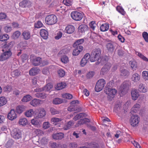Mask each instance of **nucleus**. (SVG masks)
<instances>
[{
  "mask_svg": "<svg viewBox=\"0 0 148 148\" xmlns=\"http://www.w3.org/2000/svg\"><path fill=\"white\" fill-rule=\"evenodd\" d=\"M31 4L32 3L30 1L28 0H24L20 2L19 5L21 7L24 8L30 6Z\"/></svg>",
  "mask_w": 148,
  "mask_h": 148,
  "instance_id": "nucleus-13",
  "label": "nucleus"
},
{
  "mask_svg": "<svg viewBox=\"0 0 148 148\" xmlns=\"http://www.w3.org/2000/svg\"><path fill=\"white\" fill-rule=\"evenodd\" d=\"M18 123L20 125L25 126L27 124L28 121L25 118H21L19 119Z\"/></svg>",
  "mask_w": 148,
  "mask_h": 148,
  "instance_id": "nucleus-28",
  "label": "nucleus"
},
{
  "mask_svg": "<svg viewBox=\"0 0 148 148\" xmlns=\"http://www.w3.org/2000/svg\"><path fill=\"white\" fill-rule=\"evenodd\" d=\"M66 86V84L65 82H61L57 84L56 88L58 90H60L65 88Z\"/></svg>",
  "mask_w": 148,
  "mask_h": 148,
  "instance_id": "nucleus-32",
  "label": "nucleus"
},
{
  "mask_svg": "<svg viewBox=\"0 0 148 148\" xmlns=\"http://www.w3.org/2000/svg\"><path fill=\"white\" fill-rule=\"evenodd\" d=\"M63 2L65 5L67 6L71 5L72 3L71 0H64Z\"/></svg>",
  "mask_w": 148,
  "mask_h": 148,
  "instance_id": "nucleus-61",
  "label": "nucleus"
},
{
  "mask_svg": "<svg viewBox=\"0 0 148 148\" xmlns=\"http://www.w3.org/2000/svg\"><path fill=\"white\" fill-rule=\"evenodd\" d=\"M41 101V100L35 98L30 102V104L34 107H37L40 104Z\"/></svg>",
  "mask_w": 148,
  "mask_h": 148,
  "instance_id": "nucleus-21",
  "label": "nucleus"
},
{
  "mask_svg": "<svg viewBox=\"0 0 148 148\" xmlns=\"http://www.w3.org/2000/svg\"><path fill=\"white\" fill-rule=\"evenodd\" d=\"M32 98V97L31 96L27 95L23 97L22 99V101L23 102H27L30 101Z\"/></svg>",
  "mask_w": 148,
  "mask_h": 148,
  "instance_id": "nucleus-42",
  "label": "nucleus"
},
{
  "mask_svg": "<svg viewBox=\"0 0 148 148\" xmlns=\"http://www.w3.org/2000/svg\"><path fill=\"white\" fill-rule=\"evenodd\" d=\"M121 75L123 76L127 77L130 75L129 71L126 69H122L121 70Z\"/></svg>",
  "mask_w": 148,
  "mask_h": 148,
  "instance_id": "nucleus-48",
  "label": "nucleus"
},
{
  "mask_svg": "<svg viewBox=\"0 0 148 148\" xmlns=\"http://www.w3.org/2000/svg\"><path fill=\"white\" fill-rule=\"evenodd\" d=\"M142 35L145 40L148 42V34L146 32H144L143 33Z\"/></svg>",
  "mask_w": 148,
  "mask_h": 148,
  "instance_id": "nucleus-63",
  "label": "nucleus"
},
{
  "mask_svg": "<svg viewBox=\"0 0 148 148\" xmlns=\"http://www.w3.org/2000/svg\"><path fill=\"white\" fill-rule=\"evenodd\" d=\"M75 29V27L73 26L72 25H69L66 27L64 32L67 34H71L74 32Z\"/></svg>",
  "mask_w": 148,
  "mask_h": 148,
  "instance_id": "nucleus-11",
  "label": "nucleus"
},
{
  "mask_svg": "<svg viewBox=\"0 0 148 148\" xmlns=\"http://www.w3.org/2000/svg\"><path fill=\"white\" fill-rule=\"evenodd\" d=\"M88 27L87 25H81L78 27V31L79 32L83 33L88 30Z\"/></svg>",
  "mask_w": 148,
  "mask_h": 148,
  "instance_id": "nucleus-20",
  "label": "nucleus"
},
{
  "mask_svg": "<svg viewBox=\"0 0 148 148\" xmlns=\"http://www.w3.org/2000/svg\"><path fill=\"white\" fill-rule=\"evenodd\" d=\"M39 70L36 67L32 68L29 71V74L31 76L35 75L39 72Z\"/></svg>",
  "mask_w": 148,
  "mask_h": 148,
  "instance_id": "nucleus-27",
  "label": "nucleus"
},
{
  "mask_svg": "<svg viewBox=\"0 0 148 148\" xmlns=\"http://www.w3.org/2000/svg\"><path fill=\"white\" fill-rule=\"evenodd\" d=\"M11 136L15 139L18 140L21 138V131L19 129L16 128L12 130L11 132Z\"/></svg>",
  "mask_w": 148,
  "mask_h": 148,
  "instance_id": "nucleus-5",
  "label": "nucleus"
},
{
  "mask_svg": "<svg viewBox=\"0 0 148 148\" xmlns=\"http://www.w3.org/2000/svg\"><path fill=\"white\" fill-rule=\"evenodd\" d=\"M31 123L35 127H38L40 126V121L36 118L32 119L31 121Z\"/></svg>",
  "mask_w": 148,
  "mask_h": 148,
  "instance_id": "nucleus-25",
  "label": "nucleus"
},
{
  "mask_svg": "<svg viewBox=\"0 0 148 148\" xmlns=\"http://www.w3.org/2000/svg\"><path fill=\"white\" fill-rule=\"evenodd\" d=\"M34 113V111L32 109H30L26 111L25 113V115L27 117L32 116Z\"/></svg>",
  "mask_w": 148,
  "mask_h": 148,
  "instance_id": "nucleus-33",
  "label": "nucleus"
},
{
  "mask_svg": "<svg viewBox=\"0 0 148 148\" xmlns=\"http://www.w3.org/2000/svg\"><path fill=\"white\" fill-rule=\"evenodd\" d=\"M25 110V107L23 106H19L16 108L17 112L20 114L23 112Z\"/></svg>",
  "mask_w": 148,
  "mask_h": 148,
  "instance_id": "nucleus-41",
  "label": "nucleus"
},
{
  "mask_svg": "<svg viewBox=\"0 0 148 148\" xmlns=\"http://www.w3.org/2000/svg\"><path fill=\"white\" fill-rule=\"evenodd\" d=\"M138 90L140 92L146 93L147 92V88L145 84L141 83L139 86Z\"/></svg>",
  "mask_w": 148,
  "mask_h": 148,
  "instance_id": "nucleus-18",
  "label": "nucleus"
},
{
  "mask_svg": "<svg viewBox=\"0 0 148 148\" xmlns=\"http://www.w3.org/2000/svg\"><path fill=\"white\" fill-rule=\"evenodd\" d=\"M41 36L44 39H46L48 38V32L45 29H42L40 32Z\"/></svg>",
  "mask_w": 148,
  "mask_h": 148,
  "instance_id": "nucleus-24",
  "label": "nucleus"
},
{
  "mask_svg": "<svg viewBox=\"0 0 148 148\" xmlns=\"http://www.w3.org/2000/svg\"><path fill=\"white\" fill-rule=\"evenodd\" d=\"M58 73L59 76L60 77H63L65 74V71L62 69L59 70L58 71Z\"/></svg>",
  "mask_w": 148,
  "mask_h": 148,
  "instance_id": "nucleus-58",
  "label": "nucleus"
},
{
  "mask_svg": "<svg viewBox=\"0 0 148 148\" xmlns=\"http://www.w3.org/2000/svg\"><path fill=\"white\" fill-rule=\"evenodd\" d=\"M132 98L134 101L136 100L139 97L140 95L139 92L136 89H134L131 92Z\"/></svg>",
  "mask_w": 148,
  "mask_h": 148,
  "instance_id": "nucleus-17",
  "label": "nucleus"
},
{
  "mask_svg": "<svg viewBox=\"0 0 148 148\" xmlns=\"http://www.w3.org/2000/svg\"><path fill=\"white\" fill-rule=\"evenodd\" d=\"M50 126V124L48 121L44 122L42 124V128L44 130L49 128Z\"/></svg>",
  "mask_w": 148,
  "mask_h": 148,
  "instance_id": "nucleus-54",
  "label": "nucleus"
},
{
  "mask_svg": "<svg viewBox=\"0 0 148 148\" xmlns=\"http://www.w3.org/2000/svg\"><path fill=\"white\" fill-rule=\"evenodd\" d=\"M106 47L108 51L110 52H112L114 49V47L111 43H108L106 45Z\"/></svg>",
  "mask_w": 148,
  "mask_h": 148,
  "instance_id": "nucleus-35",
  "label": "nucleus"
},
{
  "mask_svg": "<svg viewBox=\"0 0 148 148\" xmlns=\"http://www.w3.org/2000/svg\"><path fill=\"white\" fill-rule=\"evenodd\" d=\"M62 97L64 98L71 99L73 98V96L70 94L66 93L62 94Z\"/></svg>",
  "mask_w": 148,
  "mask_h": 148,
  "instance_id": "nucleus-59",
  "label": "nucleus"
},
{
  "mask_svg": "<svg viewBox=\"0 0 148 148\" xmlns=\"http://www.w3.org/2000/svg\"><path fill=\"white\" fill-rule=\"evenodd\" d=\"M129 64L132 69H135L137 67V63L134 60H131L130 61Z\"/></svg>",
  "mask_w": 148,
  "mask_h": 148,
  "instance_id": "nucleus-37",
  "label": "nucleus"
},
{
  "mask_svg": "<svg viewBox=\"0 0 148 148\" xmlns=\"http://www.w3.org/2000/svg\"><path fill=\"white\" fill-rule=\"evenodd\" d=\"M130 84V82L128 81H124L119 88V93L123 95L126 94L129 89Z\"/></svg>",
  "mask_w": 148,
  "mask_h": 148,
  "instance_id": "nucleus-2",
  "label": "nucleus"
},
{
  "mask_svg": "<svg viewBox=\"0 0 148 148\" xmlns=\"http://www.w3.org/2000/svg\"><path fill=\"white\" fill-rule=\"evenodd\" d=\"M75 48L73 52V54L74 56H77L81 52L83 49V47L82 46H80L78 47H73Z\"/></svg>",
  "mask_w": 148,
  "mask_h": 148,
  "instance_id": "nucleus-14",
  "label": "nucleus"
},
{
  "mask_svg": "<svg viewBox=\"0 0 148 148\" xmlns=\"http://www.w3.org/2000/svg\"><path fill=\"white\" fill-rule=\"evenodd\" d=\"M22 37L23 39L25 40H28L31 37L30 32L28 30H24L22 33Z\"/></svg>",
  "mask_w": 148,
  "mask_h": 148,
  "instance_id": "nucleus-16",
  "label": "nucleus"
},
{
  "mask_svg": "<svg viewBox=\"0 0 148 148\" xmlns=\"http://www.w3.org/2000/svg\"><path fill=\"white\" fill-rule=\"evenodd\" d=\"M9 38V36L7 34L0 35V41H2L7 40Z\"/></svg>",
  "mask_w": 148,
  "mask_h": 148,
  "instance_id": "nucleus-49",
  "label": "nucleus"
},
{
  "mask_svg": "<svg viewBox=\"0 0 148 148\" xmlns=\"http://www.w3.org/2000/svg\"><path fill=\"white\" fill-rule=\"evenodd\" d=\"M85 114L82 113L77 115L73 118V119L76 121L79 119L83 118L85 116Z\"/></svg>",
  "mask_w": 148,
  "mask_h": 148,
  "instance_id": "nucleus-53",
  "label": "nucleus"
},
{
  "mask_svg": "<svg viewBox=\"0 0 148 148\" xmlns=\"http://www.w3.org/2000/svg\"><path fill=\"white\" fill-rule=\"evenodd\" d=\"M68 110L69 111H73L77 110V106L75 105H71L69 106L68 108Z\"/></svg>",
  "mask_w": 148,
  "mask_h": 148,
  "instance_id": "nucleus-57",
  "label": "nucleus"
},
{
  "mask_svg": "<svg viewBox=\"0 0 148 148\" xmlns=\"http://www.w3.org/2000/svg\"><path fill=\"white\" fill-rule=\"evenodd\" d=\"M111 66V64L109 63H107L101 69L100 72L101 74L103 75L106 73L109 70Z\"/></svg>",
  "mask_w": 148,
  "mask_h": 148,
  "instance_id": "nucleus-12",
  "label": "nucleus"
},
{
  "mask_svg": "<svg viewBox=\"0 0 148 148\" xmlns=\"http://www.w3.org/2000/svg\"><path fill=\"white\" fill-rule=\"evenodd\" d=\"M30 59L32 61V64L35 66L40 65L42 61V59L40 57H36L33 55H31Z\"/></svg>",
  "mask_w": 148,
  "mask_h": 148,
  "instance_id": "nucleus-10",
  "label": "nucleus"
},
{
  "mask_svg": "<svg viewBox=\"0 0 148 148\" xmlns=\"http://www.w3.org/2000/svg\"><path fill=\"white\" fill-rule=\"evenodd\" d=\"M62 35V33L61 32H58L57 33L56 36L55 37V38L56 40H59L61 38Z\"/></svg>",
  "mask_w": 148,
  "mask_h": 148,
  "instance_id": "nucleus-64",
  "label": "nucleus"
},
{
  "mask_svg": "<svg viewBox=\"0 0 148 148\" xmlns=\"http://www.w3.org/2000/svg\"><path fill=\"white\" fill-rule=\"evenodd\" d=\"M121 106V104L119 101H117L114 106V110L116 112L119 111L120 110Z\"/></svg>",
  "mask_w": 148,
  "mask_h": 148,
  "instance_id": "nucleus-52",
  "label": "nucleus"
},
{
  "mask_svg": "<svg viewBox=\"0 0 148 148\" xmlns=\"http://www.w3.org/2000/svg\"><path fill=\"white\" fill-rule=\"evenodd\" d=\"M140 75L137 73L133 74L131 77L132 81L134 83H137L140 80Z\"/></svg>",
  "mask_w": 148,
  "mask_h": 148,
  "instance_id": "nucleus-15",
  "label": "nucleus"
},
{
  "mask_svg": "<svg viewBox=\"0 0 148 148\" xmlns=\"http://www.w3.org/2000/svg\"><path fill=\"white\" fill-rule=\"evenodd\" d=\"M52 148H63V145L58 143L54 142L51 144Z\"/></svg>",
  "mask_w": 148,
  "mask_h": 148,
  "instance_id": "nucleus-36",
  "label": "nucleus"
},
{
  "mask_svg": "<svg viewBox=\"0 0 148 148\" xmlns=\"http://www.w3.org/2000/svg\"><path fill=\"white\" fill-rule=\"evenodd\" d=\"M140 107V105L138 103L135 104L131 108V112L135 113L139 111Z\"/></svg>",
  "mask_w": 148,
  "mask_h": 148,
  "instance_id": "nucleus-26",
  "label": "nucleus"
},
{
  "mask_svg": "<svg viewBox=\"0 0 148 148\" xmlns=\"http://www.w3.org/2000/svg\"><path fill=\"white\" fill-rule=\"evenodd\" d=\"M71 16L73 19L76 21H80L83 18V15L82 13L75 11H73L71 12Z\"/></svg>",
  "mask_w": 148,
  "mask_h": 148,
  "instance_id": "nucleus-8",
  "label": "nucleus"
},
{
  "mask_svg": "<svg viewBox=\"0 0 148 148\" xmlns=\"http://www.w3.org/2000/svg\"><path fill=\"white\" fill-rule=\"evenodd\" d=\"M63 102V100L60 98H56L54 99L53 101V103L55 104H59Z\"/></svg>",
  "mask_w": 148,
  "mask_h": 148,
  "instance_id": "nucleus-50",
  "label": "nucleus"
},
{
  "mask_svg": "<svg viewBox=\"0 0 148 148\" xmlns=\"http://www.w3.org/2000/svg\"><path fill=\"white\" fill-rule=\"evenodd\" d=\"M101 53V50L99 48H95L93 49L91 53L90 62H94L98 60H99Z\"/></svg>",
  "mask_w": 148,
  "mask_h": 148,
  "instance_id": "nucleus-1",
  "label": "nucleus"
},
{
  "mask_svg": "<svg viewBox=\"0 0 148 148\" xmlns=\"http://www.w3.org/2000/svg\"><path fill=\"white\" fill-rule=\"evenodd\" d=\"M7 103V99L5 97H0V107L5 105Z\"/></svg>",
  "mask_w": 148,
  "mask_h": 148,
  "instance_id": "nucleus-40",
  "label": "nucleus"
},
{
  "mask_svg": "<svg viewBox=\"0 0 148 148\" xmlns=\"http://www.w3.org/2000/svg\"><path fill=\"white\" fill-rule=\"evenodd\" d=\"M9 43L8 44H6L4 45L3 47L2 51L4 52L1 55V57H5L6 58V59L8 58L9 56Z\"/></svg>",
  "mask_w": 148,
  "mask_h": 148,
  "instance_id": "nucleus-9",
  "label": "nucleus"
},
{
  "mask_svg": "<svg viewBox=\"0 0 148 148\" xmlns=\"http://www.w3.org/2000/svg\"><path fill=\"white\" fill-rule=\"evenodd\" d=\"M73 124L74 123L73 122L71 121H70L64 127H63V129L64 130H67L69 129Z\"/></svg>",
  "mask_w": 148,
  "mask_h": 148,
  "instance_id": "nucleus-47",
  "label": "nucleus"
},
{
  "mask_svg": "<svg viewBox=\"0 0 148 148\" xmlns=\"http://www.w3.org/2000/svg\"><path fill=\"white\" fill-rule=\"evenodd\" d=\"M84 40L83 39H79L76 41L74 44L73 47H78L80 46H82L81 45L83 44L84 42Z\"/></svg>",
  "mask_w": 148,
  "mask_h": 148,
  "instance_id": "nucleus-38",
  "label": "nucleus"
},
{
  "mask_svg": "<svg viewBox=\"0 0 148 148\" xmlns=\"http://www.w3.org/2000/svg\"><path fill=\"white\" fill-rule=\"evenodd\" d=\"M46 113V111L44 108H40L38 110L37 117L38 118H42L45 116Z\"/></svg>",
  "mask_w": 148,
  "mask_h": 148,
  "instance_id": "nucleus-19",
  "label": "nucleus"
},
{
  "mask_svg": "<svg viewBox=\"0 0 148 148\" xmlns=\"http://www.w3.org/2000/svg\"><path fill=\"white\" fill-rule=\"evenodd\" d=\"M53 87L51 83H48L43 87L44 90L45 91L50 90Z\"/></svg>",
  "mask_w": 148,
  "mask_h": 148,
  "instance_id": "nucleus-51",
  "label": "nucleus"
},
{
  "mask_svg": "<svg viewBox=\"0 0 148 148\" xmlns=\"http://www.w3.org/2000/svg\"><path fill=\"white\" fill-rule=\"evenodd\" d=\"M61 60L62 62L64 64L67 63L69 61L68 57L65 55L63 56L61 58Z\"/></svg>",
  "mask_w": 148,
  "mask_h": 148,
  "instance_id": "nucleus-55",
  "label": "nucleus"
},
{
  "mask_svg": "<svg viewBox=\"0 0 148 148\" xmlns=\"http://www.w3.org/2000/svg\"><path fill=\"white\" fill-rule=\"evenodd\" d=\"M42 25L43 24L42 22L40 21H38L35 24L34 26L35 28H39L42 27Z\"/></svg>",
  "mask_w": 148,
  "mask_h": 148,
  "instance_id": "nucleus-62",
  "label": "nucleus"
},
{
  "mask_svg": "<svg viewBox=\"0 0 148 148\" xmlns=\"http://www.w3.org/2000/svg\"><path fill=\"white\" fill-rule=\"evenodd\" d=\"M35 97L40 98L42 99H44L47 97V95L46 94L44 93H36L35 94Z\"/></svg>",
  "mask_w": 148,
  "mask_h": 148,
  "instance_id": "nucleus-34",
  "label": "nucleus"
},
{
  "mask_svg": "<svg viewBox=\"0 0 148 148\" xmlns=\"http://www.w3.org/2000/svg\"><path fill=\"white\" fill-rule=\"evenodd\" d=\"M105 93L107 95V98L108 100L111 101L114 98L116 93L117 91L114 88H106L104 90Z\"/></svg>",
  "mask_w": 148,
  "mask_h": 148,
  "instance_id": "nucleus-3",
  "label": "nucleus"
},
{
  "mask_svg": "<svg viewBox=\"0 0 148 148\" xmlns=\"http://www.w3.org/2000/svg\"><path fill=\"white\" fill-rule=\"evenodd\" d=\"M89 25L90 28L92 30H94L96 27L97 25L94 21H92L90 23Z\"/></svg>",
  "mask_w": 148,
  "mask_h": 148,
  "instance_id": "nucleus-60",
  "label": "nucleus"
},
{
  "mask_svg": "<svg viewBox=\"0 0 148 148\" xmlns=\"http://www.w3.org/2000/svg\"><path fill=\"white\" fill-rule=\"evenodd\" d=\"M106 84L105 81L103 79H101L97 82L95 89L97 92L100 91L103 88Z\"/></svg>",
  "mask_w": 148,
  "mask_h": 148,
  "instance_id": "nucleus-6",
  "label": "nucleus"
},
{
  "mask_svg": "<svg viewBox=\"0 0 148 148\" xmlns=\"http://www.w3.org/2000/svg\"><path fill=\"white\" fill-rule=\"evenodd\" d=\"M63 119L62 118H60L57 117H53L51 118V122L54 125H56L58 123L61 121Z\"/></svg>",
  "mask_w": 148,
  "mask_h": 148,
  "instance_id": "nucleus-30",
  "label": "nucleus"
},
{
  "mask_svg": "<svg viewBox=\"0 0 148 148\" xmlns=\"http://www.w3.org/2000/svg\"><path fill=\"white\" fill-rule=\"evenodd\" d=\"M140 118L138 115H132L130 119V123L133 127L137 126L140 121Z\"/></svg>",
  "mask_w": 148,
  "mask_h": 148,
  "instance_id": "nucleus-7",
  "label": "nucleus"
},
{
  "mask_svg": "<svg viewBox=\"0 0 148 148\" xmlns=\"http://www.w3.org/2000/svg\"><path fill=\"white\" fill-rule=\"evenodd\" d=\"M64 134L61 132L53 134L52 135L53 138L55 140L62 139L64 137Z\"/></svg>",
  "mask_w": 148,
  "mask_h": 148,
  "instance_id": "nucleus-22",
  "label": "nucleus"
},
{
  "mask_svg": "<svg viewBox=\"0 0 148 148\" xmlns=\"http://www.w3.org/2000/svg\"><path fill=\"white\" fill-rule=\"evenodd\" d=\"M57 18L54 15L51 14L47 16L45 18L46 23L49 25L54 24L57 22Z\"/></svg>",
  "mask_w": 148,
  "mask_h": 148,
  "instance_id": "nucleus-4",
  "label": "nucleus"
},
{
  "mask_svg": "<svg viewBox=\"0 0 148 148\" xmlns=\"http://www.w3.org/2000/svg\"><path fill=\"white\" fill-rule=\"evenodd\" d=\"M17 115L14 110L12 109L10 111V120L12 121L17 118Z\"/></svg>",
  "mask_w": 148,
  "mask_h": 148,
  "instance_id": "nucleus-31",
  "label": "nucleus"
},
{
  "mask_svg": "<svg viewBox=\"0 0 148 148\" xmlns=\"http://www.w3.org/2000/svg\"><path fill=\"white\" fill-rule=\"evenodd\" d=\"M50 112L53 115L58 114L60 112V111L59 110L53 108H51Z\"/></svg>",
  "mask_w": 148,
  "mask_h": 148,
  "instance_id": "nucleus-56",
  "label": "nucleus"
},
{
  "mask_svg": "<svg viewBox=\"0 0 148 148\" xmlns=\"http://www.w3.org/2000/svg\"><path fill=\"white\" fill-rule=\"evenodd\" d=\"M90 122V120L87 118H85L83 119H81L75 125V127H77L80 125L84 124H86V123L89 122Z\"/></svg>",
  "mask_w": 148,
  "mask_h": 148,
  "instance_id": "nucleus-23",
  "label": "nucleus"
},
{
  "mask_svg": "<svg viewBox=\"0 0 148 148\" xmlns=\"http://www.w3.org/2000/svg\"><path fill=\"white\" fill-rule=\"evenodd\" d=\"M109 28V25L108 23L102 24L100 27V30L102 32H106L108 31Z\"/></svg>",
  "mask_w": 148,
  "mask_h": 148,
  "instance_id": "nucleus-29",
  "label": "nucleus"
},
{
  "mask_svg": "<svg viewBox=\"0 0 148 148\" xmlns=\"http://www.w3.org/2000/svg\"><path fill=\"white\" fill-rule=\"evenodd\" d=\"M142 76L145 81H148V71H144L142 72Z\"/></svg>",
  "mask_w": 148,
  "mask_h": 148,
  "instance_id": "nucleus-46",
  "label": "nucleus"
},
{
  "mask_svg": "<svg viewBox=\"0 0 148 148\" xmlns=\"http://www.w3.org/2000/svg\"><path fill=\"white\" fill-rule=\"evenodd\" d=\"M136 54L142 59L143 60L148 62V59L143 55L141 53L138 51H135Z\"/></svg>",
  "mask_w": 148,
  "mask_h": 148,
  "instance_id": "nucleus-44",
  "label": "nucleus"
},
{
  "mask_svg": "<svg viewBox=\"0 0 148 148\" xmlns=\"http://www.w3.org/2000/svg\"><path fill=\"white\" fill-rule=\"evenodd\" d=\"M21 72L18 69H16L14 71L11 73L12 76L14 77H17L21 75Z\"/></svg>",
  "mask_w": 148,
  "mask_h": 148,
  "instance_id": "nucleus-39",
  "label": "nucleus"
},
{
  "mask_svg": "<svg viewBox=\"0 0 148 148\" xmlns=\"http://www.w3.org/2000/svg\"><path fill=\"white\" fill-rule=\"evenodd\" d=\"M136 54L142 59L143 60L148 62V59L143 55L141 53L138 51H135Z\"/></svg>",
  "mask_w": 148,
  "mask_h": 148,
  "instance_id": "nucleus-43",
  "label": "nucleus"
},
{
  "mask_svg": "<svg viewBox=\"0 0 148 148\" xmlns=\"http://www.w3.org/2000/svg\"><path fill=\"white\" fill-rule=\"evenodd\" d=\"M21 34V32L19 31L15 32L12 35L11 37L14 39H16L18 38Z\"/></svg>",
  "mask_w": 148,
  "mask_h": 148,
  "instance_id": "nucleus-45",
  "label": "nucleus"
}]
</instances>
